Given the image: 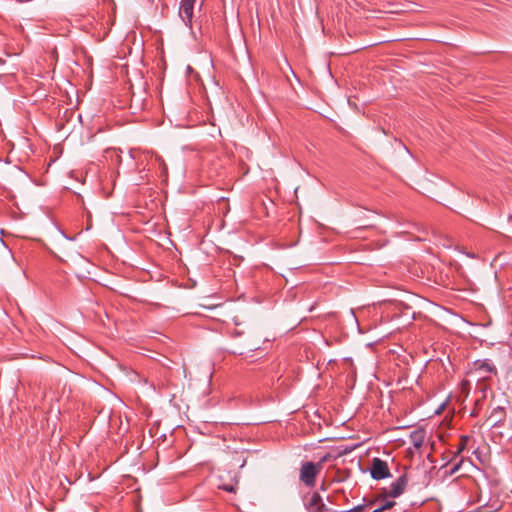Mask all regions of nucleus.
<instances>
[{"label": "nucleus", "mask_w": 512, "mask_h": 512, "mask_svg": "<svg viewBox=\"0 0 512 512\" xmlns=\"http://www.w3.org/2000/svg\"><path fill=\"white\" fill-rule=\"evenodd\" d=\"M469 375L475 377L477 381H487L497 375V368L488 359L476 360L469 371Z\"/></svg>", "instance_id": "f03ea898"}, {"label": "nucleus", "mask_w": 512, "mask_h": 512, "mask_svg": "<svg viewBox=\"0 0 512 512\" xmlns=\"http://www.w3.org/2000/svg\"><path fill=\"white\" fill-rule=\"evenodd\" d=\"M408 484V477L406 474L401 475L390 484L388 490L385 491V495L391 498H397L405 491Z\"/></svg>", "instance_id": "39448f33"}, {"label": "nucleus", "mask_w": 512, "mask_h": 512, "mask_svg": "<svg viewBox=\"0 0 512 512\" xmlns=\"http://www.w3.org/2000/svg\"><path fill=\"white\" fill-rule=\"evenodd\" d=\"M223 489L228 491V492H232L233 491V487L232 486H224Z\"/></svg>", "instance_id": "ddd939ff"}, {"label": "nucleus", "mask_w": 512, "mask_h": 512, "mask_svg": "<svg viewBox=\"0 0 512 512\" xmlns=\"http://www.w3.org/2000/svg\"><path fill=\"white\" fill-rule=\"evenodd\" d=\"M155 161L158 163V165L162 169V171L164 173H166L167 172V166H166L164 160L160 156L155 155Z\"/></svg>", "instance_id": "9d476101"}, {"label": "nucleus", "mask_w": 512, "mask_h": 512, "mask_svg": "<svg viewBox=\"0 0 512 512\" xmlns=\"http://www.w3.org/2000/svg\"><path fill=\"white\" fill-rule=\"evenodd\" d=\"M303 502L308 512H334L326 507L321 496L317 492L307 494L304 497Z\"/></svg>", "instance_id": "7ed1b4c3"}, {"label": "nucleus", "mask_w": 512, "mask_h": 512, "mask_svg": "<svg viewBox=\"0 0 512 512\" xmlns=\"http://www.w3.org/2000/svg\"><path fill=\"white\" fill-rule=\"evenodd\" d=\"M371 477L375 480H381L390 476V470L387 462L380 458H374L372 460L370 468Z\"/></svg>", "instance_id": "20e7f679"}, {"label": "nucleus", "mask_w": 512, "mask_h": 512, "mask_svg": "<svg viewBox=\"0 0 512 512\" xmlns=\"http://www.w3.org/2000/svg\"><path fill=\"white\" fill-rule=\"evenodd\" d=\"M365 509L364 505H357L349 510L344 511H334V512H362Z\"/></svg>", "instance_id": "9b49d317"}, {"label": "nucleus", "mask_w": 512, "mask_h": 512, "mask_svg": "<svg viewBox=\"0 0 512 512\" xmlns=\"http://www.w3.org/2000/svg\"><path fill=\"white\" fill-rule=\"evenodd\" d=\"M197 0H181L179 15L188 26H192L194 5Z\"/></svg>", "instance_id": "423d86ee"}, {"label": "nucleus", "mask_w": 512, "mask_h": 512, "mask_svg": "<svg viewBox=\"0 0 512 512\" xmlns=\"http://www.w3.org/2000/svg\"><path fill=\"white\" fill-rule=\"evenodd\" d=\"M328 501L332 503L333 499H331V497H328Z\"/></svg>", "instance_id": "4468645a"}, {"label": "nucleus", "mask_w": 512, "mask_h": 512, "mask_svg": "<svg viewBox=\"0 0 512 512\" xmlns=\"http://www.w3.org/2000/svg\"><path fill=\"white\" fill-rule=\"evenodd\" d=\"M424 433L423 431H414L411 434V440L415 448H420L424 443Z\"/></svg>", "instance_id": "0eeeda50"}, {"label": "nucleus", "mask_w": 512, "mask_h": 512, "mask_svg": "<svg viewBox=\"0 0 512 512\" xmlns=\"http://www.w3.org/2000/svg\"><path fill=\"white\" fill-rule=\"evenodd\" d=\"M460 466H461V462H459L458 464H455L450 471V475L456 473L459 470Z\"/></svg>", "instance_id": "f8f14e48"}, {"label": "nucleus", "mask_w": 512, "mask_h": 512, "mask_svg": "<svg viewBox=\"0 0 512 512\" xmlns=\"http://www.w3.org/2000/svg\"><path fill=\"white\" fill-rule=\"evenodd\" d=\"M327 457H324L320 462H304L300 467L299 479L303 482L307 487H314L316 483V478L322 470L323 463L326 461Z\"/></svg>", "instance_id": "f257e3e1"}, {"label": "nucleus", "mask_w": 512, "mask_h": 512, "mask_svg": "<svg viewBox=\"0 0 512 512\" xmlns=\"http://www.w3.org/2000/svg\"><path fill=\"white\" fill-rule=\"evenodd\" d=\"M394 505H395L394 501H385L381 506H379L378 508L374 509L372 512H383V511H385L387 509L392 508Z\"/></svg>", "instance_id": "1a4fd4ad"}, {"label": "nucleus", "mask_w": 512, "mask_h": 512, "mask_svg": "<svg viewBox=\"0 0 512 512\" xmlns=\"http://www.w3.org/2000/svg\"><path fill=\"white\" fill-rule=\"evenodd\" d=\"M470 440L469 436H462L457 448V454L461 453L467 446L468 441Z\"/></svg>", "instance_id": "6e6552de"}]
</instances>
